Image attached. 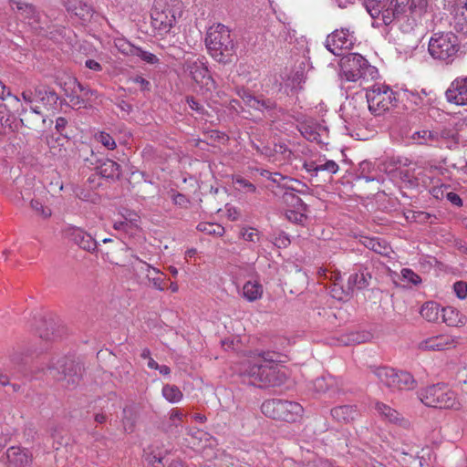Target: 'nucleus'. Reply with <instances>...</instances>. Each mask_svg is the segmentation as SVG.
Returning <instances> with one entry per match:
<instances>
[{
    "instance_id": "1",
    "label": "nucleus",
    "mask_w": 467,
    "mask_h": 467,
    "mask_svg": "<svg viewBox=\"0 0 467 467\" xmlns=\"http://www.w3.org/2000/svg\"><path fill=\"white\" fill-rule=\"evenodd\" d=\"M275 353L255 351L244 359L240 367V374L250 379L252 384L260 388L275 384Z\"/></svg>"
},
{
    "instance_id": "63",
    "label": "nucleus",
    "mask_w": 467,
    "mask_h": 467,
    "mask_svg": "<svg viewBox=\"0 0 467 467\" xmlns=\"http://www.w3.org/2000/svg\"><path fill=\"white\" fill-rule=\"evenodd\" d=\"M285 198L286 201H288L289 199H291V201L293 202V205L297 207V208H300V207H304L305 204L303 202V201L296 196L294 193L292 192H285Z\"/></svg>"
},
{
    "instance_id": "12",
    "label": "nucleus",
    "mask_w": 467,
    "mask_h": 467,
    "mask_svg": "<svg viewBox=\"0 0 467 467\" xmlns=\"http://www.w3.org/2000/svg\"><path fill=\"white\" fill-rule=\"evenodd\" d=\"M356 41L354 32L348 28L335 30L327 36L326 47L335 56H343L344 49H350Z\"/></svg>"
},
{
    "instance_id": "31",
    "label": "nucleus",
    "mask_w": 467,
    "mask_h": 467,
    "mask_svg": "<svg viewBox=\"0 0 467 467\" xmlns=\"http://www.w3.org/2000/svg\"><path fill=\"white\" fill-rule=\"evenodd\" d=\"M263 296V286L256 281H247L243 286V296L249 302H254Z\"/></svg>"
},
{
    "instance_id": "41",
    "label": "nucleus",
    "mask_w": 467,
    "mask_h": 467,
    "mask_svg": "<svg viewBox=\"0 0 467 467\" xmlns=\"http://www.w3.org/2000/svg\"><path fill=\"white\" fill-rule=\"evenodd\" d=\"M77 4L78 5H68L67 10L83 20L91 16L92 9L88 5L82 1H78Z\"/></svg>"
},
{
    "instance_id": "9",
    "label": "nucleus",
    "mask_w": 467,
    "mask_h": 467,
    "mask_svg": "<svg viewBox=\"0 0 467 467\" xmlns=\"http://www.w3.org/2000/svg\"><path fill=\"white\" fill-rule=\"evenodd\" d=\"M366 103L361 96L348 98L340 107V116L346 128L361 127L366 124Z\"/></svg>"
},
{
    "instance_id": "58",
    "label": "nucleus",
    "mask_w": 467,
    "mask_h": 467,
    "mask_svg": "<svg viewBox=\"0 0 467 467\" xmlns=\"http://www.w3.org/2000/svg\"><path fill=\"white\" fill-rule=\"evenodd\" d=\"M186 101H187L189 107L191 108V109H192L200 114H202L204 112L203 106L198 100H196L193 97H187Z\"/></svg>"
},
{
    "instance_id": "50",
    "label": "nucleus",
    "mask_w": 467,
    "mask_h": 467,
    "mask_svg": "<svg viewBox=\"0 0 467 467\" xmlns=\"http://www.w3.org/2000/svg\"><path fill=\"white\" fill-rule=\"evenodd\" d=\"M96 140L108 150H113L116 148V142L114 139L106 132H99L98 135H96Z\"/></svg>"
},
{
    "instance_id": "45",
    "label": "nucleus",
    "mask_w": 467,
    "mask_h": 467,
    "mask_svg": "<svg viewBox=\"0 0 467 467\" xmlns=\"http://www.w3.org/2000/svg\"><path fill=\"white\" fill-rule=\"evenodd\" d=\"M233 183L238 185V190H243L244 192L254 193L256 192L254 184L243 178L242 176L236 175L233 177Z\"/></svg>"
},
{
    "instance_id": "34",
    "label": "nucleus",
    "mask_w": 467,
    "mask_h": 467,
    "mask_svg": "<svg viewBox=\"0 0 467 467\" xmlns=\"http://www.w3.org/2000/svg\"><path fill=\"white\" fill-rule=\"evenodd\" d=\"M99 172L108 179H118L120 176V166L112 160H106L99 167Z\"/></svg>"
},
{
    "instance_id": "5",
    "label": "nucleus",
    "mask_w": 467,
    "mask_h": 467,
    "mask_svg": "<svg viewBox=\"0 0 467 467\" xmlns=\"http://www.w3.org/2000/svg\"><path fill=\"white\" fill-rule=\"evenodd\" d=\"M367 106L371 114L383 115L396 105V93L387 85L375 84L366 88Z\"/></svg>"
},
{
    "instance_id": "51",
    "label": "nucleus",
    "mask_w": 467,
    "mask_h": 467,
    "mask_svg": "<svg viewBox=\"0 0 467 467\" xmlns=\"http://www.w3.org/2000/svg\"><path fill=\"white\" fill-rule=\"evenodd\" d=\"M428 7V0H411L410 8L413 13L421 16L426 13Z\"/></svg>"
},
{
    "instance_id": "33",
    "label": "nucleus",
    "mask_w": 467,
    "mask_h": 467,
    "mask_svg": "<svg viewBox=\"0 0 467 467\" xmlns=\"http://www.w3.org/2000/svg\"><path fill=\"white\" fill-rule=\"evenodd\" d=\"M338 380L331 376H322L316 379L313 382V388L315 391L318 393L326 392L329 389H333L334 388H337Z\"/></svg>"
},
{
    "instance_id": "32",
    "label": "nucleus",
    "mask_w": 467,
    "mask_h": 467,
    "mask_svg": "<svg viewBox=\"0 0 467 467\" xmlns=\"http://www.w3.org/2000/svg\"><path fill=\"white\" fill-rule=\"evenodd\" d=\"M396 371V369L389 367H379L373 369V373L379 379V383L389 389H390L391 384L394 382Z\"/></svg>"
},
{
    "instance_id": "53",
    "label": "nucleus",
    "mask_w": 467,
    "mask_h": 467,
    "mask_svg": "<svg viewBox=\"0 0 467 467\" xmlns=\"http://www.w3.org/2000/svg\"><path fill=\"white\" fill-rule=\"evenodd\" d=\"M453 290L460 299L467 297V284L463 281H458L453 285Z\"/></svg>"
},
{
    "instance_id": "46",
    "label": "nucleus",
    "mask_w": 467,
    "mask_h": 467,
    "mask_svg": "<svg viewBox=\"0 0 467 467\" xmlns=\"http://www.w3.org/2000/svg\"><path fill=\"white\" fill-rule=\"evenodd\" d=\"M403 280L409 284L417 285L421 283L420 276L410 268H403L400 272Z\"/></svg>"
},
{
    "instance_id": "3",
    "label": "nucleus",
    "mask_w": 467,
    "mask_h": 467,
    "mask_svg": "<svg viewBox=\"0 0 467 467\" xmlns=\"http://www.w3.org/2000/svg\"><path fill=\"white\" fill-rule=\"evenodd\" d=\"M379 75L377 67L358 53H348L341 58V78L349 82H359V86L374 80Z\"/></svg>"
},
{
    "instance_id": "6",
    "label": "nucleus",
    "mask_w": 467,
    "mask_h": 467,
    "mask_svg": "<svg viewBox=\"0 0 467 467\" xmlns=\"http://www.w3.org/2000/svg\"><path fill=\"white\" fill-rule=\"evenodd\" d=\"M261 410L266 417L294 422L301 419L304 409L297 402L274 399L263 402Z\"/></svg>"
},
{
    "instance_id": "27",
    "label": "nucleus",
    "mask_w": 467,
    "mask_h": 467,
    "mask_svg": "<svg viewBox=\"0 0 467 467\" xmlns=\"http://www.w3.org/2000/svg\"><path fill=\"white\" fill-rule=\"evenodd\" d=\"M49 150L52 156L57 159H64L67 156V148L70 145V141L67 136H58L52 138L48 141Z\"/></svg>"
},
{
    "instance_id": "42",
    "label": "nucleus",
    "mask_w": 467,
    "mask_h": 467,
    "mask_svg": "<svg viewBox=\"0 0 467 467\" xmlns=\"http://www.w3.org/2000/svg\"><path fill=\"white\" fill-rule=\"evenodd\" d=\"M198 230L207 234L222 236L224 234V228L217 223H201L197 226Z\"/></svg>"
},
{
    "instance_id": "16",
    "label": "nucleus",
    "mask_w": 467,
    "mask_h": 467,
    "mask_svg": "<svg viewBox=\"0 0 467 467\" xmlns=\"http://www.w3.org/2000/svg\"><path fill=\"white\" fill-rule=\"evenodd\" d=\"M451 139L453 144H457L458 138L455 132L444 130L441 133L427 130L415 131L411 135V140L420 145H432L433 143H441L442 140Z\"/></svg>"
},
{
    "instance_id": "10",
    "label": "nucleus",
    "mask_w": 467,
    "mask_h": 467,
    "mask_svg": "<svg viewBox=\"0 0 467 467\" xmlns=\"http://www.w3.org/2000/svg\"><path fill=\"white\" fill-rule=\"evenodd\" d=\"M47 373L55 380H66V387L74 386L78 381L77 368L73 360L67 357L53 360L47 367Z\"/></svg>"
},
{
    "instance_id": "56",
    "label": "nucleus",
    "mask_w": 467,
    "mask_h": 467,
    "mask_svg": "<svg viewBox=\"0 0 467 467\" xmlns=\"http://www.w3.org/2000/svg\"><path fill=\"white\" fill-rule=\"evenodd\" d=\"M16 5L18 10H21L23 13H25V17L31 18L36 13L34 6L31 5L21 2H16Z\"/></svg>"
},
{
    "instance_id": "14",
    "label": "nucleus",
    "mask_w": 467,
    "mask_h": 467,
    "mask_svg": "<svg viewBox=\"0 0 467 467\" xmlns=\"http://www.w3.org/2000/svg\"><path fill=\"white\" fill-rule=\"evenodd\" d=\"M165 4L161 2H154L151 9V25L153 28L158 32L159 35H165L171 31V29L176 24L177 19L180 16L171 15L170 16L163 13Z\"/></svg>"
},
{
    "instance_id": "4",
    "label": "nucleus",
    "mask_w": 467,
    "mask_h": 467,
    "mask_svg": "<svg viewBox=\"0 0 467 467\" xmlns=\"http://www.w3.org/2000/svg\"><path fill=\"white\" fill-rule=\"evenodd\" d=\"M420 401L428 407L439 409H460L456 394L443 384L422 389L418 393Z\"/></svg>"
},
{
    "instance_id": "40",
    "label": "nucleus",
    "mask_w": 467,
    "mask_h": 467,
    "mask_svg": "<svg viewBox=\"0 0 467 467\" xmlns=\"http://www.w3.org/2000/svg\"><path fill=\"white\" fill-rule=\"evenodd\" d=\"M364 245L379 254H386L389 251L386 242L380 241L379 238H365Z\"/></svg>"
},
{
    "instance_id": "20",
    "label": "nucleus",
    "mask_w": 467,
    "mask_h": 467,
    "mask_svg": "<svg viewBox=\"0 0 467 467\" xmlns=\"http://www.w3.org/2000/svg\"><path fill=\"white\" fill-rule=\"evenodd\" d=\"M69 238L81 249L93 253L97 250V241L83 229L76 226L68 228Z\"/></svg>"
},
{
    "instance_id": "49",
    "label": "nucleus",
    "mask_w": 467,
    "mask_h": 467,
    "mask_svg": "<svg viewBox=\"0 0 467 467\" xmlns=\"http://www.w3.org/2000/svg\"><path fill=\"white\" fill-rule=\"evenodd\" d=\"M135 57H139L140 60L154 65L159 62V58L152 53L143 50L138 47V52H136Z\"/></svg>"
},
{
    "instance_id": "26",
    "label": "nucleus",
    "mask_w": 467,
    "mask_h": 467,
    "mask_svg": "<svg viewBox=\"0 0 467 467\" xmlns=\"http://www.w3.org/2000/svg\"><path fill=\"white\" fill-rule=\"evenodd\" d=\"M441 317L450 327H463L467 323V317L452 306L442 307Z\"/></svg>"
},
{
    "instance_id": "15",
    "label": "nucleus",
    "mask_w": 467,
    "mask_h": 467,
    "mask_svg": "<svg viewBox=\"0 0 467 467\" xmlns=\"http://www.w3.org/2000/svg\"><path fill=\"white\" fill-rule=\"evenodd\" d=\"M58 85L65 91L66 96L69 99V101L78 107H81L84 101L78 95V90L84 93L85 96H94L97 92L90 88H86L82 84H80L77 78L68 77L64 82L61 80L58 81Z\"/></svg>"
},
{
    "instance_id": "19",
    "label": "nucleus",
    "mask_w": 467,
    "mask_h": 467,
    "mask_svg": "<svg viewBox=\"0 0 467 467\" xmlns=\"http://www.w3.org/2000/svg\"><path fill=\"white\" fill-rule=\"evenodd\" d=\"M456 338L449 335H440L429 337L420 343L419 348L421 350L441 351L454 347Z\"/></svg>"
},
{
    "instance_id": "29",
    "label": "nucleus",
    "mask_w": 467,
    "mask_h": 467,
    "mask_svg": "<svg viewBox=\"0 0 467 467\" xmlns=\"http://www.w3.org/2000/svg\"><path fill=\"white\" fill-rule=\"evenodd\" d=\"M6 457L10 464L24 466L31 462V457L26 450L12 446L6 451Z\"/></svg>"
},
{
    "instance_id": "35",
    "label": "nucleus",
    "mask_w": 467,
    "mask_h": 467,
    "mask_svg": "<svg viewBox=\"0 0 467 467\" xmlns=\"http://www.w3.org/2000/svg\"><path fill=\"white\" fill-rule=\"evenodd\" d=\"M421 317L429 322H435L441 315V309L437 303L427 302L420 308Z\"/></svg>"
},
{
    "instance_id": "7",
    "label": "nucleus",
    "mask_w": 467,
    "mask_h": 467,
    "mask_svg": "<svg viewBox=\"0 0 467 467\" xmlns=\"http://www.w3.org/2000/svg\"><path fill=\"white\" fill-rule=\"evenodd\" d=\"M429 53L434 58L451 62L459 51V41L452 33L435 34L429 42Z\"/></svg>"
},
{
    "instance_id": "43",
    "label": "nucleus",
    "mask_w": 467,
    "mask_h": 467,
    "mask_svg": "<svg viewBox=\"0 0 467 467\" xmlns=\"http://www.w3.org/2000/svg\"><path fill=\"white\" fill-rule=\"evenodd\" d=\"M116 47L120 53L126 56L135 57L136 52H138V47L124 39L117 40Z\"/></svg>"
},
{
    "instance_id": "38",
    "label": "nucleus",
    "mask_w": 467,
    "mask_h": 467,
    "mask_svg": "<svg viewBox=\"0 0 467 467\" xmlns=\"http://www.w3.org/2000/svg\"><path fill=\"white\" fill-rule=\"evenodd\" d=\"M404 96L407 100L410 101L415 106H423L426 104L427 93L424 89H405Z\"/></svg>"
},
{
    "instance_id": "60",
    "label": "nucleus",
    "mask_w": 467,
    "mask_h": 467,
    "mask_svg": "<svg viewBox=\"0 0 467 467\" xmlns=\"http://www.w3.org/2000/svg\"><path fill=\"white\" fill-rule=\"evenodd\" d=\"M268 180H270L273 182L277 183V184H281L282 182H285V181L294 182L293 179L283 176L279 172H272L271 174H269Z\"/></svg>"
},
{
    "instance_id": "47",
    "label": "nucleus",
    "mask_w": 467,
    "mask_h": 467,
    "mask_svg": "<svg viewBox=\"0 0 467 467\" xmlns=\"http://www.w3.org/2000/svg\"><path fill=\"white\" fill-rule=\"evenodd\" d=\"M31 208L36 213V214L43 218H48L51 215V209L44 206L43 203L38 200H32L30 202Z\"/></svg>"
},
{
    "instance_id": "37",
    "label": "nucleus",
    "mask_w": 467,
    "mask_h": 467,
    "mask_svg": "<svg viewBox=\"0 0 467 467\" xmlns=\"http://www.w3.org/2000/svg\"><path fill=\"white\" fill-rule=\"evenodd\" d=\"M320 126L313 121H306L300 124L299 131L307 140H317L319 137L318 130Z\"/></svg>"
},
{
    "instance_id": "36",
    "label": "nucleus",
    "mask_w": 467,
    "mask_h": 467,
    "mask_svg": "<svg viewBox=\"0 0 467 467\" xmlns=\"http://www.w3.org/2000/svg\"><path fill=\"white\" fill-rule=\"evenodd\" d=\"M163 398L170 403H178L182 400L183 394L175 385L166 384L161 390Z\"/></svg>"
},
{
    "instance_id": "11",
    "label": "nucleus",
    "mask_w": 467,
    "mask_h": 467,
    "mask_svg": "<svg viewBox=\"0 0 467 467\" xmlns=\"http://www.w3.org/2000/svg\"><path fill=\"white\" fill-rule=\"evenodd\" d=\"M389 0H364L367 12L373 19L372 26L380 27L394 21L393 12L389 10Z\"/></svg>"
},
{
    "instance_id": "22",
    "label": "nucleus",
    "mask_w": 467,
    "mask_h": 467,
    "mask_svg": "<svg viewBox=\"0 0 467 467\" xmlns=\"http://www.w3.org/2000/svg\"><path fill=\"white\" fill-rule=\"evenodd\" d=\"M304 168L312 176H317L319 172H327L328 174H335L338 171V165L333 160L326 158H318L316 161H310L304 163Z\"/></svg>"
},
{
    "instance_id": "64",
    "label": "nucleus",
    "mask_w": 467,
    "mask_h": 467,
    "mask_svg": "<svg viewBox=\"0 0 467 467\" xmlns=\"http://www.w3.org/2000/svg\"><path fill=\"white\" fill-rule=\"evenodd\" d=\"M447 200L450 201L452 204H454V205H456L458 207L462 206V200L455 192H448L447 193Z\"/></svg>"
},
{
    "instance_id": "57",
    "label": "nucleus",
    "mask_w": 467,
    "mask_h": 467,
    "mask_svg": "<svg viewBox=\"0 0 467 467\" xmlns=\"http://www.w3.org/2000/svg\"><path fill=\"white\" fill-rule=\"evenodd\" d=\"M286 218L293 223H303L305 216L302 213L289 210L285 213Z\"/></svg>"
},
{
    "instance_id": "23",
    "label": "nucleus",
    "mask_w": 467,
    "mask_h": 467,
    "mask_svg": "<svg viewBox=\"0 0 467 467\" xmlns=\"http://www.w3.org/2000/svg\"><path fill=\"white\" fill-rule=\"evenodd\" d=\"M371 274L367 267L358 265L355 268L354 272L349 275L348 279V288L353 290L364 289L369 285L371 280Z\"/></svg>"
},
{
    "instance_id": "52",
    "label": "nucleus",
    "mask_w": 467,
    "mask_h": 467,
    "mask_svg": "<svg viewBox=\"0 0 467 467\" xmlns=\"http://www.w3.org/2000/svg\"><path fill=\"white\" fill-rule=\"evenodd\" d=\"M6 98H10L13 102L16 104L20 103V99L17 96H13L11 94L10 88H7L1 80H0V99H5Z\"/></svg>"
},
{
    "instance_id": "55",
    "label": "nucleus",
    "mask_w": 467,
    "mask_h": 467,
    "mask_svg": "<svg viewBox=\"0 0 467 467\" xmlns=\"http://www.w3.org/2000/svg\"><path fill=\"white\" fill-rule=\"evenodd\" d=\"M172 202L182 208H186L190 203L189 199L182 193L174 192L171 196Z\"/></svg>"
},
{
    "instance_id": "2",
    "label": "nucleus",
    "mask_w": 467,
    "mask_h": 467,
    "mask_svg": "<svg viewBox=\"0 0 467 467\" xmlns=\"http://www.w3.org/2000/svg\"><path fill=\"white\" fill-rule=\"evenodd\" d=\"M205 45L211 57L222 64L232 62L236 52L231 31L223 24H214L208 28Z\"/></svg>"
},
{
    "instance_id": "18",
    "label": "nucleus",
    "mask_w": 467,
    "mask_h": 467,
    "mask_svg": "<svg viewBox=\"0 0 467 467\" xmlns=\"http://www.w3.org/2000/svg\"><path fill=\"white\" fill-rule=\"evenodd\" d=\"M374 409L382 420L391 424H395L404 429H408L410 425L407 419L402 417L400 412L387 404L377 401L375 403Z\"/></svg>"
},
{
    "instance_id": "24",
    "label": "nucleus",
    "mask_w": 467,
    "mask_h": 467,
    "mask_svg": "<svg viewBox=\"0 0 467 467\" xmlns=\"http://www.w3.org/2000/svg\"><path fill=\"white\" fill-rule=\"evenodd\" d=\"M35 96L37 101H40L49 109H56L59 99L58 95L54 89L44 85L35 87Z\"/></svg>"
},
{
    "instance_id": "28",
    "label": "nucleus",
    "mask_w": 467,
    "mask_h": 467,
    "mask_svg": "<svg viewBox=\"0 0 467 467\" xmlns=\"http://www.w3.org/2000/svg\"><path fill=\"white\" fill-rule=\"evenodd\" d=\"M416 387V381L412 375L407 371H396V377L390 390H408Z\"/></svg>"
},
{
    "instance_id": "59",
    "label": "nucleus",
    "mask_w": 467,
    "mask_h": 467,
    "mask_svg": "<svg viewBox=\"0 0 467 467\" xmlns=\"http://www.w3.org/2000/svg\"><path fill=\"white\" fill-rule=\"evenodd\" d=\"M22 99L26 104H32L34 101L36 100V98L35 96V88L31 89H25L21 94Z\"/></svg>"
},
{
    "instance_id": "30",
    "label": "nucleus",
    "mask_w": 467,
    "mask_h": 467,
    "mask_svg": "<svg viewBox=\"0 0 467 467\" xmlns=\"http://www.w3.org/2000/svg\"><path fill=\"white\" fill-rule=\"evenodd\" d=\"M332 417L337 421L348 422L358 415L356 406L342 405L331 410Z\"/></svg>"
},
{
    "instance_id": "48",
    "label": "nucleus",
    "mask_w": 467,
    "mask_h": 467,
    "mask_svg": "<svg viewBox=\"0 0 467 467\" xmlns=\"http://www.w3.org/2000/svg\"><path fill=\"white\" fill-rule=\"evenodd\" d=\"M271 241L273 244L278 248L287 247L291 243L288 235L284 232L275 234Z\"/></svg>"
},
{
    "instance_id": "17",
    "label": "nucleus",
    "mask_w": 467,
    "mask_h": 467,
    "mask_svg": "<svg viewBox=\"0 0 467 467\" xmlns=\"http://www.w3.org/2000/svg\"><path fill=\"white\" fill-rule=\"evenodd\" d=\"M445 95L451 103L458 106L467 105V76L454 79Z\"/></svg>"
},
{
    "instance_id": "25",
    "label": "nucleus",
    "mask_w": 467,
    "mask_h": 467,
    "mask_svg": "<svg viewBox=\"0 0 467 467\" xmlns=\"http://www.w3.org/2000/svg\"><path fill=\"white\" fill-rule=\"evenodd\" d=\"M238 95L245 105L257 110L264 111L265 109H272L275 107L274 101L270 99L260 100L244 89L240 90Z\"/></svg>"
},
{
    "instance_id": "8",
    "label": "nucleus",
    "mask_w": 467,
    "mask_h": 467,
    "mask_svg": "<svg viewBox=\"0 0 467 467\" xmlns=\"http://www.w3.org/2000/svg\"><path fill=\"white\" fill-rule=\"evenodd\" d=\"M206 63L204 57L196 59L189 58L184 62L185 71L189 73L202 94L211 93L216 88V83L209 74Z\"/></svg>"
},
{
    "instance_id": "13",
    "label": "nucleus",
    "mask_w": 467,
    "mask_h": 467,
    "mask_svg": "<svg viewBox=\"0 0 467 467\" xmlns=\"http://www.w3.org/2000/svg\"><path fill=\"white\" fill-rule=\"evenodd\" d=\"M444 8L451 16L454 29L467 34V0H445Z\"/></svg>"
},
{
    "instance_id": "39",
    "label": "nucleus",
    "mask_w": 467,
    "mask_h": 467,
    "mask_svg": "<svg viewBox=\"0 0 467 467\" xmlns=\"http://www.w3.org/2000/svg\"><path fill=\"white\" fill-rule=\"evenodd\" d=\"M159 2V0H154ZM162 4H165L163 13L167 16H182V2L181 0H160Z\"/></svg>"
},
{
    "instance_id": "44",
    "label": "nucleus",
    "mask_w": 467,
    "mask_h": 467,
    "mask_svg": "<svg viewBox=\"0 0 467 467\" xmlns=\"http://www.w3.org/2000/svg\"><path fill=\"white\" fill-rule=\"evenodd\" d=\"M410 0H389V10L393 12L394 20L406 11Z\"/></svg>"
},
{
    "instance_id": "21",
    "label": "nucleus",
    "mask_w": 467,
    "mask_h": 467,
    "mask_svg": "<svg viewBox=\"0 0 467 467\" xmlns=\"http://www.w3.org/2000/svg\"><path fill=\"white\" fill-rule=\"evenodd\" d=\"M136 260L138 261L139 264L138 265H133L134 270L146 273V276L149 282L155 289L159 291L164 290L163 278L161 277V275H163V273L158 268H155L150 265L147 264L146 262L142 261L139 257H136Z\"/></svg>"
},
{
    "instance_id": "62",
    "label": "nucleus",
    "mask_w": 467,
    "mask_h": 467,
    "mask_svg": "<svg viewBox=\"0 0 467 467\" xmlns=\"http://www.w3.org/2000/svg\"><path fill=\"white\" fill-rule=\"evenodd\" d=\"M182 413L178 409H172L170 412V420L173 425L177 426L182 420Z\"/></svg>"
},
{
    "instance_id": "54",
    "label": "nucleus",
    "mask_w": 467,
    "mask_h": 467,
    "mask_svg": "<svg viewBox=\"0 0 467 467\" xmlns=\"http://www.w3.org/2000/svg\"><path fill=\"white\" fill-rule=\"evenodd\" d=\"M242 236H243L244 240L248 241V242L255 243V242L259 241L258 231L254 228L244 229L242 231Z\"/></svg>"
},
{
    "instance_id": "61",
    "label": "nucleus",
    "mask_w": 467,
    "mask_h": 467,
    "mask_svg": "<svg viewBox=\"0 0 467 467\" xmlns=\"http://www.w3.org/2000/svg\"><path fill=\"white\" fill-rule=\"evenodd\" d=\"M67 125V120L64 117H59L56 119V130L59 133V136H66L64 130Z\"/></svg>"
}]
</instances>
